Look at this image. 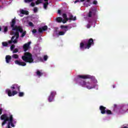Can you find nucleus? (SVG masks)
Wrapping results in <instances>:
<instances>
[{
	"label": "nucleus",
	"mask_w": 128,
	"mask_h": 128,
	"mask_svg": "<svg viewBox=\"0 0 128 128\" xmlns=\"http://www.w3.org/2000/svg\"><path fill=\"white\" fill-rule=\"evenodd\" d=\"M0 120H3L2 123V126H4L8 122V123L6 127V128H12V127L14 128L16 126L14 124H16V121L14 120V116L10 114H2L0 117Z\"/></svg>",
	"instance_id": "nucleus-1"
},
{
	"label": "nucleus",
	"mask_w": 128,
	"mask_h": 128,
	"mask_svg": "<svg viewBox=\"0 0 128 128\" xmlns=\"http://www.w3.org/2000/svg\"><path fill=\"white\" fill-rule=\"evenodd\" d=\"M16 18H13L12 20V22H10V24L12 28V30H16V32L14 33V38L16 36V38L15 40H18V38H20V32H24V29L22 28V26H16Z\"/></svg>",
	"instance_id": "nucleus-2"
},
{
	"label": "nucleus",
	"mask_w": 128,
	"mask_h": 128,
	"mask_svg": "<svg viewBox=\"0 0 128 128\" xmlns=\"http://www.w3.org/2000/svg\"><path fill=\"white\" fill-rule=\"evenodd\" d=\"M22 58L25 62H29V64L34 62L32 55L30 52H25L24 56H22Z\"/></svg>",
	"instance_id": "nucleus-3"
},
{
	"label": "nucleus",
	"mask_w": 128,
	"mask_h": 128,
	"mask_svg": "<svg viewBox=\"0 0 128 128\" xmlns=\"http://www.w3.org/2000/svg\"><path fill=\"white\" fill-rule=\"evenodd\" d=\"M94 45V39L92 38H90L88 41L87 43L81 42L80 43V48L82 50L84 48L86 50H89L92 46Z\"/></svg>",
	"instance_id": "nucleus-4"
},
{
	"label": "nucleus",
	"mask_w": 128,
	"mask_h": 128,
	"mask_svg": "<svg viewBox=\"0 0 128 128\" xmlns=\"http://www.w3.org/2000/svg\"><path fill=\"white\" fill-rule=\"evenodd\" d=\"M78 78H82V80H88L90 78V80H94L96 78L94 76H92L90 75H78Z\"/></svg>",
	"instance_id": "nucleus-5"
},
{
	"label": "nucleus",
	"mask_w": 128,
	"mask_h": 128,
	"mask_svg": "<svg viewBox=\"0 0 128 128\" xmlns=\"http://www.w3.org/2000/svg\"><path fill=\"white\" fill-rule=\"evenodd\" d=\"M68 26L62 25L60 26V28L62 30H64V32H62V31L59 32L58 36H64V34H66V32L68 30Z\"/></svg>",
	"instance_id": "nucleus-6"
},
{
	"label": "nucleus",
	"mask_w": 128,
	"mask_h": 128,
	"mask_svg": "<svg viewBox=\"0 0 128 128\" xmlns=\"http://www.w3.org/2000/svg\"><path fill=\"white\" fill-rule=\"evenodd\" d=\"M96 8H92L89 11V12L88 14V18H92V16H96Z\"/></svg>",
	"instance_id": "nucleus-7"
},
{
	"label": "nucleus",
	"mask_w": 128,
	"mask_h": 128,
	"mask_svg": "<svg viewBox=\"0 0 128 128\" xmlns=\"http://www.w3.org/2000/svg\"><path fill=\"white\" fill-rule=\"evenodd\" d=\"M6 92L8 93V96H16V94H18V92L13 90L12 92V90L8 89L6 90Z\"/></svg>",
	"instance_id": "nucleus-8"
},
{
	"label": "nucleus",
	"mask_w": 128,
	"mask_h": 128,
	"mask_svg": "<svg viewBox=\"0 0 128 128\" xmlns=\"http://www.w3.org/2000/svg\"><path fill=\"white\" fill-rule=\"evenodd\" d=\"M10 88L12 90H18V92L20 91V86H18V84H12Z\"/></svg>",
	"instance_id": "nucleus-9"
},
{
	"label": "nucleus",
	"mask_w": 128,
	"mask_h": 128,
	"mask_svg": "<svg viewBox=\"0 0 128 128\" xmlns=\"http://www.w3.org/2000/svg\"><path fill=\"white\" fill-rule=\"evenodd\" d=\"M86 88L88 90H92V88H96V86L92 84L90 82H86Z\"/></svg>",
	"instance_id": "nucleus-10"
},
{
	"label": "nucleus",
	"mask_w": 128,
	"mask_h": 128,
	"mask_svg": "<svg viewBox=\"0 0 128 128\" xmlns=\"http://www.w3.org/2000/svg\"><path fill=\"white\" fill-rule=\"evenodd\" d=\"M48 30V26H44L42 28H40L38 30V32L40 34H42L43 32H46V30Z\"/></svg>",
	"instance_id": "nucleus-11"
},
{
	"label": "nucleus",
	"mask_w": 128,
	"mask_h": 128,
	"mask_svg": "<svg viewBox=\"0 0 128 128\" xmlns=\"http://www.w3.org/2000/svg\"><path fill=\"white\" fill-rule=\"evenodd\" d=\"M31 42H28V44H25L23 46V50L24 52H27V50H28V48H30V44Z\"/></svg>",
	"instance_id": "nucleus-12"
},
{
	"label": "nucleus",
	"mask_w": 128,
	"mask_h": 128,
	"mask_svg": "<svg viewBox=\"0 0 128 128\" xmlns=\"http://www.w3.org/2000/svg\"><path fill=\"white\" fill-rule=\"evenodd\" d=\"M14 63L16 64H18V66H26V63L24 62H20L18 60H15Z\"/></svg>",
	"instance_id": "nucleus-13"
},
{
	"label": "nucleus",
	"mask_w": 128,
	"mask_h": 128,
	"mask_svg": "<svg viewBox=\"0 0 128 128\" xmlns=\"http://www.w3.org/2000/svg\"><path fill=\"white\" fill-rule=\"evenodd\" d=\"M100 110L101 112V114H106V108L102 106H100Z\"/></svg>",
	"instance_id": "nucleus-14"
},
{
	"label": "nucleus",
	"mask_w": 128,
	"mask_h": 128,
	"mask_svg": "<svg viewBox=\"0 0 128 128\" xmlns=\"http://www.w3.org/2000/svg\"><path fill=\"white\" fill-rule=\"evenodd\" d=\"M8 42L10 44H12V42L14 44H17L18 40H16V39H14V36H12V38H11V40H9Z\"/></svg>",
	"instance_id": "nucleus-15"
},
{
	"label": "nucleus",
	"mask_w": 128,
	"mask_h": 128,
	"mask_svg": "<svg viewBox=\"0 0 128 128\" xmlns=\"http://www.w3.org/2000/svg\"><path fill=\"white\" fill-rule=\"evenodd\" d=\"M12 60V56L10 55H6V64H10Z\"/></svg>",
	"instance_id": "nucleus-16"
},
{
	"label": "nucleus",
	"mask_w": 128,
	"mask_h": 128,
	"mask_svg": "<svg viewBox=\"0 0 128 128\" xmlns=\"http://www.w3.org/2000/svg\"><path fill=\"white\" fill-rule=\"evenodd\" d=\"M20 12L22 14H26V16L28 14V11L24 10H20Z\"/></svg>",
	"instance_id": "nucleus-17"
},
{
	"label": "nucleus",
	"mask_w": 128,
	"mask_h": 128,
	"mask_svg": "<svg viewBox=\"0 0 128 128\" xmlns=\"http://www.w3.org/2000/svg\"><path fill=\"white\" fill-rule=\"evenodd\" d=\"M70 20H76V17L74 16H74L70 15L69 18H68Z\"/></svg>",
	"instance_id": "nucleus-18"
},
{
	"label": "nucleus",
	"mask_w": 128,
	"mask_h": 128,
	"mask_svg": "<svg viewBox=\"0 0 128 128\" xmlns=\"http://www.w3.org/2000/svg\"><path fill=\"white\" fill-rule=\"evenodd\" d=\"M36 76H39V78H40V76H42V74H44V73L40 72V71L38 70L36 72Z\"/></svg>",
	"instance_id": "nucleus-19"
},
{
	"label": "nucleus",
	"mask_w": 128,
	"mask_h": 128,
	"mask_svg": "<svg viewBox=\"0 0 128 128\" xmlns=\"http://www.w3.org/2000/svg\"><path fill=\"white\" fill-rule=\"evenodd\" d=\"M56 22H58L59 24H60V22H62V17H58L56 18Z\"/></svg>",
	"instance_id": "nucleus-20"
},
{
	"label": "nucleus",
	"mask_w": 128,
	"mask_h": 128,
	"mask_svg": "<svg viewBox=\"0 0 128 128\" xmlns=\"http://www.w3.org/2000/svg\"><path fill=\"white\" fill-rule=\"evenodd\" d=\"M54 96H52L51 95H50L49 96H48V100L49 102H52L54 100Z\"/></svg>",
	"instance_id": "nucleus-21"
},
{
	"label": "nucleus",
	"mask_w": 128,
	"mask_h": 128,
	"mask_svg": "<svg viewBox=\"0 0 128 128\" xmlns=\"http://www.w3.org/2000/svg\"><path fill=\"white\" fill-rule=\"evenodd\" d=\"M80 84L82 86H86V81H82L80 82Z\"/></svg>",
	"instance_id": "nucleus-22"
},
{
	"label": "nucleus",
	"mask_w": 128,
	"mask_h": 128,
	"mask_svg": "<svg viewBox=\"0 0 128 128\" xmlns=\"http://www.w3.org/2000/svg\"><path fill=\"white\" fill-rule=\"evenodd\" d=\"M48 2H46L44 4V8L45 10H46L48 8Z\"/></svg>",
	"instance_id": "nucleus-23"
},
{
	"label": "nucleus",
	"mask_w": 128,
	"mask_h": 128,
	"mask_svg": "<svg viewBox=\"0 0 128 128\" xmlns=\"http://www.w3.org/2000/svg\"><path fill=\"white\" fill-rule=\"evenodd\" d=\"M62 17L64 18V20H68V16L66 14H62Z\"/></svg>",
	"instance_id": "nucleus-24"
},
{
	"label": "nucleus",
	"mask_w": 128,
	"mask_h": 128,
	"mask_svg": "<svg viewBox=\"0 0 128 128\" xmlns=\"http://www.w3.org/2000/svg\"><path fill=\"white\" fill-rule=\"evenodd\" d=\"M106 114H112V110H106Z\"/></svg>",
	"instance_id": "nucleus-25"
},
{
	"label": "nucleus",
	"mask_w": 128,
	"mask_h": 128,
	"mask_svg": "<svg viewBox=\"0 0 128 128\" xmlns=\"http://www.w3.org/2000/svg\"><path fill=\"white\" fill-rule=\"evenodd\" d=\"M56 92L54 91H52V92H51L50 96L54 98V96H56Z\"/></svg>",
	"instance_id": "nucleus-26"
},
{
	"label": "nucleus",
	"mask_w": 128,
	"mask_h": 128,
	"mask_svg": "<svg viewBox=\"0 0 128 128\" xmlns=\"http://www.w3.org/2000/svg\"><path fill=\"white\" fill-rule=\"evenodd\" d=\"M18 96L20 98H22V96H24V92H19V94Z\"/></svg>",
	"instance_id": "nucleus-27"
},
{
	"label": "nucleus",
	"mask_w": 128,
	"mask_h": 128,
	"mask_svg": "<svg viewBox=\"0 0 128 128\" xmlns=\"http://www.w3.org/2000/svg\"><path fill=\"white\" fill-rule=\"evenodd\" d=\"M21 34H22L21 35V38H24V36L26 34V31H23L22 32Z\"/></svg>",
	"instance_id": "nucleus-28"
},
{
	"label": "nucleus",
	"mask_w": 128,
	"mask_h": 128,
	"mask_svg": "<svg viewBox=\"0 0 128 128\" xmlns=\"http://www.w3.org/2000/svg\"><path fill=\"white\" fill-rule=\"evenodd\" d=\"M12 58H13L18 59V55L16 54H14L12 56Z\"/></svg>",
	"instance_id": "nucleus-29"
},
{
	"label": "nucleus",
	"mask_w": 128,
	"mask_h": 128,
	"mask_svg": "<svg viewBox=\"0 0 128 128\" xmlns=\"http://www.w3.org/2000/svg\"><path fill=\"white\" fill-rule=\"evenodd\" d=\"M42 0H37V1L36 2V4H42Z\"/></svg>",
	"instance_id": "nucleus-30"
},
{
	"label": "nucleus",
	"mask_w": 128,
	"mask_h": 128,
	"mask_svg": "<svg viewBox=\"0 0 128 128\" xmlns=\"http://www.w3.org/2000/svg\"><path fill=\"white\" fill-rule=\"evenodd\" d=\"M34 2V0H24L26 4H30V2Z\"/></svg>",
	"instance_id": "nucleus-31"
},
{
	"label": "nucleus",
	"mask_w": 128,
	"mask_h": 128,
	"mask_svg": "<svg viewBox=\"0 0 128 128\" xmlns=\"http://www.w3.org/2000/svg\"><path fill=\"white\" fill-rule=\"evenodd\" d=\"M2 45L3 46H7L8 45V42H3L2 43Z\"/></svg>",
	"instance_id": "nucleus-32"
},
{
	"label": "nucleus",
	"mask_w": 128,
	"mask_h": 128,
	"mask_svg": "<svg viewBox=\"0 0 128 128\" xmlns=\"http://www.w3.org/2000/svg\"><path fill=\"white\" fill-rule=\"evenodd\" d=\"M18 52V49L17 48H15L12 52L13 54H16V52Z\"/></svg>",
	"instance_id": "nucleus-33"
},
{
	"label": "nucleus",
	"mask_w": 128,
	"mask_h": 128,
	"mask_svg": "<svg viewBox=\"0 0 128 128\" xmlns=\"http://www.w3.org/2000/svg\"><path fill=\"white\" fill-rule=\"evenodd\" d=\"M48 56H46V55L44 56V60H45V61L48 60Z\"/></svg>",
	"instance_id": "nucleus-34"
},
{
	"label": "nucleus",
	"mask_w": 128,
	"mask_h": 128,
	"mask_svg": "<svg viewBox=\"0 0 128 128\" xmlns=\"http://www.w3.org/2000/svg\"><path fill=\"white\" fill-rule=\"evenodd\" d=\"M8 26H6L4 28V32H8Z\"/></svg>",
	"instance_id": "nucleus-35"
},
{
	"label": "nucleus",
	"mask_w": 128,
	"mask_h": 128,
	"mask_svg": "<svg viewBox=\"0 0 128 128\" xmlns=\"http://www.w3.org/2000/svg\"><path fill=\"white\" fill-rule=\"evenodd\" d=\"M28 24L30 26L34 27V24L32 22H29Z\"/></svg>",
	"instance_id": "nucleus-36"
},
{
	"label": "nucleus",
	"mask_w": 128,
	"mask_h": 128,
	"mask_svg": "<svg viewBox=\"0 0 128 128\" xmlns=\"http://www.w3.org/2000/svg\"><path fill=\"white\" fill-rule=\"evenodd\" d=\"M38 32V30H36V29H34L32 30V32L33 34H36V33Z\"/></svg>",
	"instance_id": "nucleus-37"
},
{
	"label": "nucleus",
	"mask_w": 128,
	"mask_h": 128,
	"mask_svg": "<svg viewBox=\"0 0 128 128\" xmlns=\"http://www.w3.org/2000/svg\"><path fill=\"white\" fill-rule=\"evenodd\" d=\"M34 12H38V8L36 7L34 8Z\"/></svg>",
	"instance_id": "nucleus-38"
},
{
	"label": "nucleus",
	"mask_w": 128,
	"mask_h": 128,
	"mask_svg": "<svg viewBox=\"0 0 128 128\" xmlns=\"http://www.w3.org/2000/svg\"><path fill=\"white\" fill-rule=\"evenodd\" d=\"M30 6H36V4H34V2H32V3H31V4H30Z\"/></svg>",
	"instance_id": "nucleus-39"
},
{
	"label": "nucleus",
	"mask_w": 128,
	"mask_h": 128,
	"mask_svg": "<svg viewBox=\"0 0 128 128\" xmlns=\"http://www.w3.org/2000/svg\"><path fill=\"white\" fill-rule=\"evenodd\" d=\"M14 45H12L10 46V50H14Z\"/></svg>",
	"instance_id": "nucleus-40"
},
{
	"label": "nucleus",
	"mask_w": 128,
	"mask_h": 128,
	"mask_svg": "<svg viewBox=\"0 0 128 128\" xmlns=\"http://www.w3.org/2000/svg\"><path fill=\"white\" fill-rule=\"evenodd\" d=\"M93 4H98V1H96V0H94V1L93 2Z\"/></svg>",
	"instance_id": "nucleus-41"
},
{
	"label": "nucleus",
	"mask_w": 128,
	"mask_h": 128,
	"mask_svg": "<svg viewBox=\"0 0 128 128\" xmlns=\"http://www.w3.org/2000/svg\"><path fill=\"white\" fill-rule=\"evenodd\" d=\"M68 22V20H62V22L63 23V24H66V22Z\"/></svg>",
	"instance_id": "nucleus-42"
},
{
	"label": "nucleus",
	"mask_w": 128,
	"mask_h": 128,
	"mask_svg": "<svg viewBox=\"0 0 128 128\" xmlns=\"http://www.w3.org/2000/svg\"><path fill=\"white\" fill-rule=\"evenodd\" d=\"M80 0H76L75 2H74V4H76V2H80Z\"/></svg>",
	"instance_id": "nucleus-43"
},
{
	"label": "nucleus",
	"mask_w": 128,
	"mask_h": 128,
	"mask_svg": "<svg viewBox=\"0 0 128 128\" xmlns=\"http://www.w3.org/2000/svg\"><path fill=\"white\" fill-rule=\"evenodd\" d=\"M86 28H90V24H88L86 26Z\"/></svg>",
	"instance_id": "nucleus-44"
},
{
	"label": "nucleus",
	"mask_w": 128,
	"mask_h": 128,
	"mask_svg": "<svg viewBox=\"0 0 128 128\" xmlns=\"http://www.w3.org/2000/svg\"><path fill=\"white\" fill-rule=\"evenodd\" d=\"M2 114V109L0 108V114Z\"/></svg>",
	"instance_id": "nucleus-45"
},
{
	"label": "nucleus",
	"mask_w": 128,
	"mask_h": 128,
	"mask_svg": "<svg viewBox=\"0 0 128 128\" xmlns=\"http://www.w3.org/2000/svg\"><path fill=\"white\" fill-rule=\"evenodd\" d=\"M58 14H62V11L60 10H58Z\"/></svg>",
	"instance_id": "nucleus-46"
},
{
	"label": "nucleus",
	"mask_w": 128,
	"mask_h": 128,
	"mask_svg": "<svg viewBox=\"0 0 128 128\" xmlns=\"http://www.w3.org/2000/svg\"><path fill=\"white\" fill-rule=\"evenodd\" d=\"M44 2H48V0H44Z\"/></svg>",
	"instance_id": "nucleus-47"
},
{
	"label": "nucleus",
	"mask_w": 128,
	"mask_h": 128,
	"mask_svg": "<svg viewBox=\"0 0 128 128\" xmlns=\"http://www.w3.org/2000/svg\"><path fill=\"white\" fill-rule=\"evenodd\" d=\"M113 86V88H116V85H112Z\"/></svg>",
	"instance_id": "nucleus-48"
},
{
	"label": "nucleus",
	"mask_w": 128,
	"mask_h": 128,
	"mask_svg": "<svg viewBox=\"0 0 128 128\" xmlns=\"http://www.w3.org/2000/svg\"><path fill=\"white\" fill-rule=\"evenodd\" d=\"M117 105L116 104H114V108H116Z\"/></svg>",
	"instance_id": "nucleus-49"
},
{
	"label": "nucleus",
	"mask_w": 128,
	"mask_h": 128,
	"mask_svg": "<svg viewBox=\"0 0 128 128\" xmlns=\"http://www.w3.org/2000/svg\"><path fill=\"white\" fill-rule=\"evenodd\" d=\"M84 0H80V2H84Z\"/></svg>",
	"instance_id": "nucleus-50"
},
{
	"label": "nucleus",
	"mask_w": 128,
	"mask_h": 128,
	"mask_svg": "<svg viewBox=\"0 0 128 128\" xmlns=\"http://www.w3.org/2000/svg\"><path fill=\"white\" fill-rule=\"evenodd\" d=\"M90 0H87V2H90Z\"/></svg>",
	"instance_id": "nucleus-51"
},
{
	"label": "nucleus",
	"mask_w": 128,
	"mask_h": 128,
	"mask_svg": "<svg viewBox=\"0 0 128 128\" xmlns=\"http://www.w3.org/2000/svg\"><path fill=\"white\" fill-rule=\"evenodd\" d=\"M122 128H128V126H125L123 127Z\"/></svg>",
	"instance_id": "nucleus-52"
},
{
	"label": "nucleus",
	"mask_w": 128,
	"mask_h": 128,
	"mask_svg": "<svg viewBox=\"0 0 128 128\" xmlns=\"http://www.w3.org/2000/svg\"><path fill=\"white\" fill-rule=\"evenodd\" d=\"M128 108H127L126 110H124V112H126L128 110Z\"/></svg>",
	"instance_id": "nucleus-53"
},
{
	"label": "nucleus",
	"mask_w": 128,
	"mask_h": 128,
	"mask_svg": "<svg viewBox=\"0 0 128 128\" xmlns=\"http://www.w3.org/2000/svg\"><path fill=\"white\" fill-rule=\"evenodd\" d=\"M2 30V28L0 27V32Z\"/></svg>",
	"instance_id": "nucleus-54"
},
{
	"label": "nucleus",
	"mask_w": 128,
	"mask_h": 128,
	"mask_svg": "<svg viewBox=\"0 0 128 128\" xmlns=\"http://www.w3.org/2000/svg\"><path fill=\"white\" fill-rule=\"evenodd\" d=\"M128 106H124V108H126Z\"/></svg>",
	"instance_id": "nucleus-55"
}]
</instances>
